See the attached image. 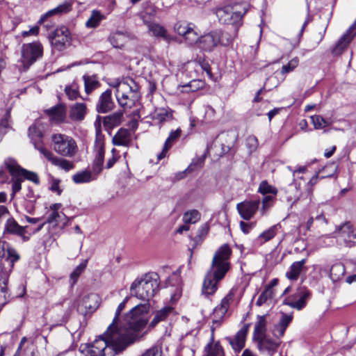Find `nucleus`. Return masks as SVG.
<instances>
[{"label": "nucleus", "mask_w": 356, "mask_h": 356, "mask_svg": "<svg viewBox=\"0 0 356 356\" xmlns=\"http://www.w3.org/2000/svg\"><path fill=\"white\" fill-rule=\"evenodd\" d=\"M311 296L310 291L305 287H300L298 289L297 293L294 295L297 298V300H293L291 297L286 298L284 300V304L290 306L292 308L298 310L303 309L307 304V300Z\"/></svg>", "instance_id": "obj_13"}, {"label": "nucleus", "mask_w": 356, "mask_h": 356, "mask_svg": "<svg viewBox=\"0 0 356 356\" xmlns=\"http://www.w3.org/2000/svg\"><path fill=\"white\" fill-rule=\"evenodd\" d=\"M209 232V226L207 224H204L200 226L197 232V235L194 238V241L197 244L199 242H202V240L206 237Z\"/></svg>", "instance_id": "obj_57"}, {"label": "nucleus", "mask_w": 356, "mask_h": 356, "mask_svg": "<svg viewBox=\"0 0 356 356\" xmlns=\"http://www.w3.org/2000/svg\"><path fill=\"white\" fill-rule=\"evenodd\" d=\"M299 60L297 57L292 58L289 63L286 65H284L281 70L280 74L282 75H285L289 72H293L298 65Z\"/></svg>", "instance_id": "obj_50"}, {"label": "nucleus", "mask_w": 356, "mask_h": 356, "mask_svg": "<svg viewBox=\"0 0 356 356\" xmlns=\"http://www.w3.org/2000/svg\"><path fill=\"white\" fill-rule=\"evenodd\" d=\"M318 176H314L307 184V195L310 201L313 195L312 186L316 183Z\"/></svg>", "instance_id": "obj_61"}, {"label": "nucleus", "mask_w": 356, "mask_h": 356, "mask_svg": "<svg viewBox=\"0 0 356 356\" xmlns=\"http://www.w3.org/2000/svg\"><path fill=\"white\" fill-rule=\"evenodd\" d=\"M6 261L10 264V268H13L14 264L20 259V256L17 250L12 248L8 247L6 250Z\"/></svg>", "instance_id": "obj_52"}, {"label": "nucleus", "mask_w": 356, "mask_h": 356, "mask_svg": "<svg viewBox=\"0 0 356 356\" xmlns=\"http://www.w3.org/2000/svg\"><path fill=\"white\" fill-rule=\"evenodd\" d=\"M257 343V347L261 353L273 356L277 351L280 342L272 339L267 336L254 341Z\"/></svg>", "instance_id": "obj_17"}, {"label": "nucleus", "mask_w": 356, "mask_h": 356, "mask_svg": "<svg viewBox=\"0 0 356 356\" xmlns=\"http://www.w3.org/2000/svg\"><path fill=\"white\" fill-rule=\"evenodd\" d=\"M12 175V190L13 193L12 195L14 196L15 194L19 192L22 189V182L24 181V178L22 177L19 175Z\"/></svg>", "instance_id": "obj_56"}, {"label": "nucleus", "mask_w": 356, "mask_h": 356, "mask_svg": "<svg viewBox=\"0 0 356 356\" xmlns=\"http://www.w3.org/2000/svg\"><path fill=\"white\" fill-rule=\"evenodd\" d=\"M102 19V15L99 12L94 10L90 18L86 22V26L88 28H95L99 24Z\"/></svg>", "instance_id": "obj_51"}, {"label": "nucleus", "mask_w": 356, "mask_h": 356, "mask_svg": "<svg viewBox=\"0 0 356 356\" xmlns=\"http://www.w3.org/2000/svg\"><path fill=\"white\" fill-rule=\"evenodd\" d=\"M134 343V337L110 325L103 336H99L88 347V356H114Z\"/></svg>", "instance_id": "obj_2"}, {"label": "nucleus", "mask_w": 356, "mask_h": 356, "mask_svg": "<svg viewBox=\"0 0 356 356\" xmlns=\"http://www.w3.org/2000/svg\"><path fill=\"white\" fill-rule=\"evenodd\" d=\"M259 203V200L241 202L237 204V210L244 220H248L258 209Z\"/></svg>", "instance_id": "obj_21"}, {"label": "nucleus", "mask_w": 356, "mask_h": 356, "mask_svg": "<svg viewBox=\"0 0 356 356\" xmlns=\"http://www.w3.org/2000/svg\"><path fill=\"white\" fill-rule=\"evenodd\" d=\"M122 111H117L103 118V124L105 129L110 132L114 127H118L122 122Z\"/></svg>", "instance_id": "obj_26"}, {"label": "nucleus", "mask_w": 356, "mask_h": 356, "mask_svg": "<svg viewBox=\"0 0 356 356\" xmlns=\"http://www.w3.org/2000/svg\"><path fill=\"white\" fill-rule=\"evenodd\" d=\"M84 88L86 94H90L94 90L98 88L100 83L96 75L85 74L83 76Z\"/></svg>", "instance_id": "obj_37"}, {"label": "nucleus", "mask_w": 356, "mask_h": 356, "mask_svg": "<svg viewBox=\"0 0 356 356\" xmlns=\"http://www.w3.org/2000/svg\"><path fill=\"white\" fill-rule=\"evenodd\" d=\"M234 297V291L231 289L213 310L212 325H211L210 343L205 348L206 355L204 356H222L223 355V350L219 342L214 343V331L221 325Z\"/></svg>", "instance_id": "obj_4"}, {"label": "nucleus", "mask_w": 356, "mask_h": 356, "mask_svg": "<svg viewBox=\"0 0 356 356\" xmlns=\"http://www.w3.org/2000/svg\"><path fill=\"white\" fill-rule=\"evenodd\" d=\"M246 12L247 9L245 6L234 4L218 7L214 13L221 24H236L241 22Z\"/></svg>", "instance_id": "obj_6"}, {"label": "nucleus", "mask_w": 356, "mask_h": 356, "mask_svg": "<svg viewBox=\"0 0 356 356\" xmlns=\"http://www.w3.org/2000/svg\"><path fill=\"white\" fill-rule=\"evenodd\" d=\"M26 226L19 225L13 218H8L5 224L4 233H9L20 236L23 241H28L29 236H26Z\"/></svg>", "instance_id": "obj_20"}, {"label": "nucleus", "mask_w": 356, "mask_h": 356, "mask_svg": "<svg viewBox=\"0 0 356 356\" xmlns=\"http://www.w3.org/2000/svg\"><path fill=\"white\" fill-rule=\"evenodd\" d=\"M115 108L112 92L108 89L101 94L96 104V110L99 113H106Z\"/></svg>", "instance_id": "obj_19"}, {"label": "nucleus", "mask_w": 356, "mask_h": 356, "mask_svg": "<svg viewBox=\"0 0 356 356\" xmlns=\"http://www.w3.org/2000/svg\"><path fill=\"white\" fill-rule=\"evenodd\" d=\"M219 33L212 31L198 40V47L203 51H212L219 44Z\"/></svg>", "instance_id": "obj_15"}, {"label": "nucleus", "mask_w": 356, "mask_h": 356, "mask_svg": "<svg viewBox=\"0 0 356 356\" xmlns=\"http://www.w3.org/2000/svg\"><path fill=\"white\" fill-rule=\"evenodd\" d=\"M193 26V24L186 22H178L175 24L174 29L175 32L184 38Z\"/></svg>", "instance_id": "obj_49"}, {"label": "nucleus", "mask_w": 356, "mask_h": 356, "mask_svg": "<svg viewBox=\"0 0 356 356\" xmlns=\"http://www.w3.org/2000/svg\"><path fill=\"white\" fill-rule=\"evenodd\" d=\"M42 155L47 159L52 165L60 168L65 171H70L74 168L73 162L68 161L64 158H60L56 156L51 151L48 149H42Z\"/></svg>", "instance_id": "obj_14"}, {"label": "nucleus", "mask_w": 356, "mask_h": 356, "mask_svg": "<svg viewBox=\"0 0 356 356\" xmlns=\"http://www.w3.org/2000/svg\"><path fill=\"white\" fill-rule=\"evenodd\" d=\"M335 234L337 241L345 246L352 247L356 243V229L349 222L337 227Z\"/></svg>", "instance_id": "obj_8"}, {"label": "nucleus", "mask_w": 356, "mask_h": 356, "mask_svg": "<svg viewBox=\"0 0 356 356\" xmlns=\"http://www.w3.org/2000/svg\"><path fill=\"white\" fill-rule=\"evenodd\" d=\"M314 222V218L311 217L309 218V220L307 221L305 224H300V232L303 231V234L306 235V233L310 230L311 227L312 226Z\"/></svg>", "instance_id": "obj_63"}, {"label": "nucleus", "mask_w": 356, "mask_h": 356, "mask_svg": "<svg viewBox=\"0 0 356 356\" xmlns=\"http://www.w3.org/2000/svg\"><path fill=\"white\" fill-rule=\"evenodd\" d=\"M97 154L92 164V171L97 175H99L103 168L104 160V147L103 143L99 141L96 145Z\"/></svg>", "instance_id": "obj_27"}, {"label": "nucleus", "mask_w": 356, "mask_h": 356, "mask_svg": "<svg viewBox=\"0 0 356 356\" xmlns=\"http://www.w3.org/2000/svg\"><path fill=\"white\" fill-rule=\"evenodd\" d=\"M258 191L263 195L273 194L275 195L277 193V188L272 185H270L266 181L261 182Z\"/></svg>", "instance_id": "obj_53"}, {"label": "nucleus", "mask_w": 356, "mask_h": 356, "mask_svg": "<svg viewBox=\"0 0 356 356\" xmlns=\"http://www.w3.org/2000/svg\"><path fill=\"white\" fill-rule=\"evenodd\" d=\"M172 118V112L168 108H157L152 113V119L159 123L168 121Z\"/></svg>", "instance_id": "obj_39"}, {"label": "nucleus", "mask_w": 356, "mask_h": 356, "mask_svg": "<svg viewBox=\"0 0 356 356\" xmlns=\"http://www.w3.org/2000/svg\"><path fill=\"white\" fill-rule=\"evenodd\" d=\"M42 47L38 42L24 44L21 49V61L24 70L29 69L33 63L42 57Z\"/></svg>", "instance_id": "obj_7"}, {"label": "nucleus", "mask_w": 356, "mask_h": 356, "mask_svg": "<svg viewBox=\"0 0 356 356\" xmlns=\"http://www.w3.org/2000/svg\"><path fill=\"white\" fill-rule=\"evenodd\" d=\"M65 92L70 100H76L79 97V86L73 83L71 85L65 86Z\"/></svg>", "instance_id": "obj_48"}, {"label": "nucleus", "mask_w": 356, "mask_h": 356, "mask_svg": "<svg viewBox=\"0 0 356 356\" xmlns=\"http://www.w3.org/2000/svg\"><path fill=\"white\" fill-rule=\"evenodd\" d=\"M219 34V44L222 46H228L232 43L233 40L237 35L238 29L234 27L233 29L229 30H215Z\"/></svg>", "instance_id": "obj_32"}, {"label": "nucleus", "mask_w": 356, "mask_h": 356, "mask_svg": "<svg viewBox=\"0 0 356 356\" xmlns=\"http://www.w3.org/2000/svg\"><path fill=\"white\" fill-rule=\"evenodd\" d=\"M221 138L225 140L224 145L227 149H231L237 140L238 135L234 131H227L221 134Z\"/></svg>", "instance_id": "obj_46"}, {"label": "nucleus", "mask_w": 356, "mask_h": 356, "mask_svg": "<svg viewBox=\"0 0 356 356\" xmlns=\"http://www.w3.org/2000/svg\"><path fill=\"white\" fill-rule=\"evenodd\" d=\"M281 226L280 224L275 225L270 227L267 230L263 232L259 236L258 239L261 241V243H265L271 240L276 235Z\"/></svg>", "instance_id": "obj_42"}, {"label": "nucleus", "mask_w": 356, "mask_h": 356, "mask_svg": "<svg viewBox=\"0 0 356 356\" xmlns=\"http://www.w3.org/2000/svg\"><path fill=\"white\" fill-rule=\"evenodd\" d=\"M273 197L271 195H266L262 200V209L261 212L265 214L267 211L273 206Z\"/></svg>", "instance_id": "obj_59"}, {"label": "nucleus", "mask_w": 356, "mask_h": 356, "mask_svg": "<svg viewBox=\"0 0 356 356\" xmlns=\"http://www.w3.org/2000/svg\"><path fill=\"white\" fill-rule=\"evenodd\" d=\"M141 19L143 23L147 26H149V24H152L154 23V14L149 13H144L141 15Z\"/></svg>", "instance_id": "obj_62"}, {"label": "nucleus", "mask_w": 356, "mask_h": 356, "mask_svg": "<svg viewBox=\"0 0 356 356\" xmlns=\"http://www.w3.org/2000/svg\"><path fill=\"white\" fill-rule=\"evenodd\" d=\"M174 308L171 306H166L157 310L154 313V316L150 322L149 326L152 327H155L159 323L166 321L168 318L174 314Z\"/></svg>", "instance_id": "obj_29"}, {"label": "nucleus", "mask_w": 356, "mask_h": 356, "mask_svg": "<svg viewBox=\"0 0 356 356\" xmlns=\"http://www.w3.org/2000/svg\"><path fill=\"white\" fill-rule=\"evenodd\" d=\"M293 320L292 314L282 313L277 324L275 325L272 330L273 335L276 339H280L284 334L285 330Z\"/></svg>", "instance_id": "obj_22"}, {"label": "nucleus", "mask_w": 356, "mask_h": 356, "mask_svg": "<svg viewBox=\"0 0 356 356\" xmlns=\"http://www.w3.org/2000/svg\"><path fill=\"white\" fill-rule=\"evenodd\" d=\"M267 324L268 321L266 315L257 316V320L254 325V331L252 334L253 341L267 336Z\"/></svg>", "instance_id": "obj_25"}, {"label": "nucleus", "mask_w": 356, "mask_h": 356, "mask_svg": "<svg viewBox=\"0 0 356 356\" xmlns=\"http://www.w3.org/2000/svg\"><path fill=\"white\" fill-rule=\"evenodd\" d=\"M53 149L59 155L72 158L79 151L76 140L71 136L63 134H54L51 136Z\"/></svg>", "instance_id": "obj_5"}, {"label": "nucleus", "mask_w": 356, "mask_h": 356, "mask_svg": "<svg viewBox=\"0 0 356 356\" xmlns=\"http://www.w3.org/2000/svg\"><path fill=\"white\" fill-rule=\"evenodd\" d=\"M129 299V297H126L124 299V300L121 303H120V305H118V307L116 309L115 317H114L113 322L111 325H113V330H119V331L122 330V332L128 333L129 336H132V331H139L140 330L134 329L129 326L128 323L125 319L126 316L128 314H127L124 316V323L120 327L118 325V321L119 316H120L121 312L124 309L125 305H126L127 302H128Z\"/></svg>", "instance_id": "obj_18"}, {"label": "nucleus", "mask_w": 356, "mask_h": 356, "mask_svg": "<svg viewBox=\"0 0 356 356\" xmlns=\"http://www.w3.org/2000/svg\"><path fill=\"white\" fill-rule=\"evenodd\" d=\"M345 273V267L341 263L333 264L330 268V277L334 282L341 280Z\"/></svg>", "instance_id": "obj_41"}, {"label": "nucleus", "mask_w": 356, "mask_h": 356, "mask_svg": "<svg viewBox=\"0 0 356 356\" xmlns=\"http://www.w3.org/2000/svg\"><path fill=\"white\" fill-rule=\"evenodd\" d=\"M157 277L156 274H145L136 279L131 284V296L145 302L134 307L126 316L125 319L129 327L141 330L145 326L147 320L145 316L149 309V300L154 296L159 286Z\"/></svg>", "instance_id": "obj_1"}, {"label": "nucleus", "mask_w": 356, "mask_h": 356, "mask_svg": "<svg viewBox=\"0 0 356 356\" xmlns=\"http://www.w3.org/2000/svg\"><path fill=\"white\" fill-rule=\"evenodd\" d=\"M112 156L111 158H109L106 162V168L107 169L111 168L114 164L118 161L120 156L117 153V151L115 148H113L111 150Z\"/></svg>", "instance_id": "obj_60"}, {"label": "nucleus", "mask_w": 356, "mask_h": 356, "mask_svg": "<svg viewBox=\"0 0 356 356\" xmlns=\"http://www.w3.org/2000/svg\"><path fill=\"white\" fill-rule=\"evenodd\" d=\"M42 132L43 127H42V124L38 121L32 124L29 129V137L32 141L35 148L42 154V152L41 151L40 148L47 149L42 144Z\"/></svg>", "instance_id": "obj_16"}, {"label": "nucleus", "mask_w": 356, "mask_h": 356, "mask_svg": "<svg viewBox=\"0 0 356 356\" xmlns=\"http://www.w3.org/2000/svg\"><path fill=\"white\" fill-rule=\"evenodd\" d=\"M305 263L306 259H305L298 261L293 262L291 265L289 270L286 273V277L287 279L292 281L297 280L304 268Z\"/></svg>", "instance_id": "obj_34"}, {"label": "nucleus", "mask_w": 356, "mask_h": 356, "mask_svg": "<svg viewBox=\"0 0 356 356\" xmlns=\"http://www.w3.org/2000/svg\"><path fill=\"white\" fill-rule=\"evenodd\" d=\"M274 296V291H270V289H264V291L259 296L256 305L259 307L268 304L269 305L271 302L272 299Z\"/></svg>", "instance_id": "obj_47"}, {"label": "nucleus", "mask_w": 356, "mask_h": 356, "mask_svg": "<svg viewBox=\"0 0 356 356\" xmlns=\"http://www.w3.org/2000/svg\"><path fill=\"white\" fill-rule=\"evenodd\" d=\"M201 215L196 209L188 211L184 213L183 221L185 224H195L200 220Z\"/></svg>", "instance_id": "obj_45"}, {"label": "nucleus", "mask_w": 356, "mask_h": 356, "mask_svg": "<svg viewBox=\"0 0 356 356\" xmlns=\"http://www.w3.org/2000/svg\"><path fill=\"white\" fill-rule=\"evenodd\" d=\"M181 133V131L180 129H177L175 131H172L170 133L169 136L168 137L164 143L161 152L157 155L158 161H160L166 156L168 149L171 147L174 141H175L178 138H179Z\"/></svg>", "instance_id": "obj_33"}, {"label": "nucleus", "mask_w": 356, "mask_h": 356, "mask_svg": "<svg viewBox=\"0 0 356 356\" xmlns=\"http://www.w3.org/2000/svg\"><path fill=\"white\" fill-rule=\"evenodd\" d=\"M128 39L127 34L121 31L112 33L108 37L109 42L115 48H122Z\"/></svg>", "instance_id": "obj_36"}, {"label": "nucleus", "mask_w": 356, "mask_h": 356, "mask_svg": "<svg viewBox=\"0 0 356 356\" xmlns=\"http://www.w3.org/2000/svg\"><path fill=\"white\" fill-rule=\"evenodd\" d=\"M149 32L156 38H161L164 40L169 41L170 36L168 34L166 29L159 24L153 23L147 28Z\"/></svg>", "instance_id": "obj_40"}, {"label": "nucleus", "mask_w": 356, "mask_h": 356, "mask_svg": "<svg viewBox=\"0 0 356 356\" xmlns=\"http://www.w3.org/2000/svg\"><path fill=\"white\" fill-rule=\"evenodd\" d=\"M97 300L98 296L96 294H89L85 296L82 300L81 303L78 306V309H80V307L82 306L85 308L86 312H91L97 307Z\"/></svg>", "instance_id": "obj_38"}, {"label": "nucleus", "mask_w": 356, "mask_h": 356, "mask_svg": "<svg viewBox=\"0 0 356 356\" xmlns=\"http://www.w3.org/2000/svg\"><path fill=\"white\" fill-rule=\"evenodd\" d=\"M87 112L85 103H75L71 106L70 109V118L74 121H81L84 119Z\"/></svg>", "instance_id": "obj_30"}, {"label": "nucleus", "mask_w": 356, "mask_h": 356, "mask_svg": "<svg viewBox=\"0 0 356 356\" xmlns=\"http://www.w3.org/2000/svg\"><path fill=\"white\" fill-rule=\"evenodd\" d=\"M118 104L124 108V110H127L133 108L136 106L139 102L140 96H134V95H115Z\"/></svg>", "instance_id": "obj_35"}, {"label": "nucleus", "mask_w": 356, "mask_h": 356, "mask_svg": "<svg viewBox=\"0 0 356 356\" xmlns=\"http://www.w3.org/2000/svg\"><path fill=\"white\" fill-rule=\"evenodd\" d=\"M52 46L60 51L70 44V36L67 27L62 26L56 29L49 36Z\"/></svg>", "instance_id": "obj_12"}, {"label": "nucleus", "mask_w": 356, "mask_h": 356, "mask_svg": "<svg viewBox=\"0 0 356 356\" xmlns=\"http://www.w3.org/2000/svg\"><path fill=\"white\" fill-rule=\"evenodd\" d=\"M112 142L117 146H129L131 142V132L127 129H120L113 136Z\"/></svg>", "instance_id": "obj_28"}, {"label": "nucleus", "mask_w": 356, "mask_h": 356, "mask_svg": "<svg viewBox=\"0 0 356 356\" xmlns=\"http://www.w3.org/2000/svg\"><path fill=\"white\" fill-rule=\"evenodd\" d=\"M311 120L315 129H321L330 124L328 121L318 115H312Z\"/></svg>", "instance_id": "obj_54"}, {"label": "nucleus", "mask_w": 356, "mask_h": 356, "mask_svg": "<svg viewBox=\"0 0 356 356\" xmlns=\"http://www.w3.org/2000/svg\"><path fill=\"white\" fill-rule=\"evenodd\" d=\"M231 254L232 250L227 244L221 245L215 252L211 268L203 282L202 293L204 295L211 296L217 291L219 282L230 269Z\"/></svg>", "instance_id": "obj_3"}, {"label": "nucleus", "mask_w": 356, "mask_h": 356, "mask_svg": "<svg viewBox=\"0 0 356 356\" xmlns=\"http://www.w3.org/2000/svg\"><path fill=\"white\" fill-rule=\"evenodd\" d=\"M4 164L10 175H19L22 177H23L35 184L40 183L39 177L35 172L21 168L15 159L8 158L5 160Z\"/></svg>", "instance_id": "obj_10"}, {"label": "nucleus", "mask_w": 356, "mask_h": 356, "mask_svg": "<svg viewBox=\"0 0 356 356\" xmlns=\"http://www.w3.org/2000/svg\"><path fill=\"white\" fill-rule=\"evenodd\" d=\"M44 112L49 118V120L54 123L63 122L66 117V107L61 104L47 109Z\"/></svg>", "instance_id": "obj_23"}, {"label": "nucleus", "mask_w": 356, "mask_h": 356, "mask_svg": "<svg viewBox=\"0 0 356 356\" xmlns=\"http://www.w3.org/2000/svg\"><path fill=\"white\" fill-rule=\"evenodd\" d=\"M112 86L115 88V95L140 96L138 83L131 77H125Z\"/></svg>", "instance_id": "obj_9"}, {"label": "nucleus", "mask_w": 356, "mask_h": 356, "mask_svg": "<svg viewBox=\"0 0 356 356\" xmlns=\"http://www.w3.org/2000/svg\"><path fill=\"white\" fill-rule=\"evenodd\" d=\"M95 179V177L92 176L91 172L88 170L77 172L72 177V180L76 184L88 183Z\"/></svg>", "instance_id": "obj_43"}, {"label": "nucleus", "mask_w": 356, "mask_h": 356, "mask_svg": "<svg viewBox=\"0 0 356 356\" xmlns=\"http://www.w3.org/2000/svg\"><path fill=\"white\" fill-rule=\"evenodd\" d=\"M70 10V5L68 3H64L58 6L56 8L49 10L42 17H41L40 22H44L46 18L60 13H67Z\"/></svg>", "instance_id": "obj_44"}, {"label": "nucleus", "mask_w": 356, "mask_h": 356, "mask_svg": "<svg viewBox=\"0 0 356 356\" xmlns=\"http://www.w3.org/2000/svg\"><path fill=\"white\" fill-rule=\"evenodd\" d=\"M248 328L240 330L230 341V344L236 353H239L245 346Z\"/></svg>", "instance_id": "obj_31"}, {"label": "nucleus", "mask_w": 356, "mask_h": 356, "mask_svg": "<svg viewBox=\"0 0 356 356\" xmlns=\"http://www.w3.org/2000/svg\"><path fill=\"white\" fill-rule=\"evenodd\" d=\"M9 216L10 213L7 207L3 205H0V222Z\"/></svg>", "instance_id": "obj_64"}, {"label": "nucleus", "mask_w": 356, "mask_h": 356, "mask_svg": "<svg viewBox=\"0 0 356 356\" xmlns=\"http://www.w3.org/2000/svg\"><path fill=\"white\" fill-rule=\"evenodd\" d=\"M60 207L61 204L60 203L53 204L50 206L51 213L48 216L46 222L38 226L35 232L40 231L45 223L60 227H64L67 224L68 221L67 216L63 212L58 211Z\"/></svg>", "instance_id": "obj_11"}, {"label": "nucleus", "mask_w": 356, "mask_h": 356, "mask_svg": "<svg viewBox=\"0 0 356 356\" xmlns=\"http://www.w3.org/2000/svg\"><path fill=\"white\" fill-rule=\"evenodd\" d=\"M87 264V260H85L83 262L80 264L71 273V279L73 280L72 284H74L79 275L84 271Z\"/></svg>", "instance_id": "obj_58"}, {"label": "nucleus", "mask_w": 356, "mask_h": 356, "mask_svg": "<svg viewBox=\"0 0 356 356\" xmlns=\"http://www.w3.org/2000/svg\"><path fill=\"white\" fill-rule=\"evenodd\" d=\"M356 28V19L352 26L348 29L345 34L339 39V42L333 49V53L335 54H341L343 49L348 46L350 41L353 39L355 34L353 31Z\"/></svg>", "instance_id": "obj_24"}, {"label": "nucleus", "mask_w": 356, "mask_h": 356, "mask_svg": "<svg viewBox=\"0 0 356 356\" xmlns=\"http://www.w3.org/2000/svg\"><path fill=\"white\" fill-rule=\"evenodd\" d=\"M184 41L188 43L189 45H193L194 44L198 43V40L200 37H198L197 33L194 30V25L191 28V30L187 32V33L184 36Z\"/></svg>", "instance_id": "obj_55"}]
</instances>
